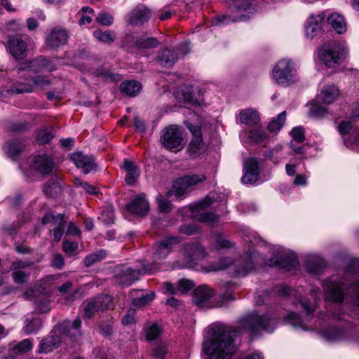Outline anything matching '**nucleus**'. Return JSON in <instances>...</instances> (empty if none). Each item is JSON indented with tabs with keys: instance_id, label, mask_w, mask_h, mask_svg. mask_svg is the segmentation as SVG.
I'll return each instance as SVG.
<instances>
[{
	"instance_id": "412c9836",
	"label": "nucleus",
	"mask_w": 359,
	"mask_h": 359,
	"mask_svg": "<svg viewBox=\"0 0 359 359\" xmlns=\"http://www.w3.org/2000/svg\"><path fill=\"white\" fill-rule=\"evenodd\" d=\"M126 209L134 215L144 217L149 211V205L144 194H141L126 205Z\"/></svg>"
},
{
	"instance_id": "0eeeda50",
	"label": "nucleus",
	"mask_w": 359,
	"mask_h": 359,
	"mask_svg": "<svg viewBox=\"0 0 359 359\" xmlns=\"http://www.w3.org/2000/svg\"><path fill=\"white\" fill-rule=\"evenodd\" d=\"M346 53L345 46L338 41L325 43L318 50L319 59L328 68L341 64Z\"/></svg>"
},
{
	"instance_id": "a19ab883",
	"label": "nucleus",
	"mask_w": 359,
	"mask_h": 359,
	"mask_svg": "<svg viewBox=\"0 0 359 359\" xmlns=\"http://www.w3.org/2000/svg\"><path fill=\"white\" fill-rule=\"evenodd\" d=\"M168 353L166 344L160 342L151 348L150 356L156 359H164Z\"/></svg>"
},
{
	"instance_id": "c85d7f7f",
	"label": "nucleus",
	"mask_w": 359,
	"mask_h": 359,
	"mask_svg": "<svg viewBox=\"0 0 359 359\" xmlns=\"http://www.w3.org/2000/svg\"><path fill=\"white\" fill-rule=\"evenodd\" d=\"M31 166L41 174H48L53 170V161L46 156H38L34 158Z\"/></svg>"
},
{
	"instance_id": "69168bd1",
	"label": "nucleus",
	"mask_w": 359,
	"mask_h": 359,
	"mask_svg": "<svg viewBox=\"0 0 359 359\" xmlns=\"http://www.w3.org/2000/svg\"><path fill=\"white\" fill-rule=\"evenodd\" d=\"M320 30V27L317 24L306 23L305 27L306 36L309 39H313Z\"/></svg>"
},
{
	"instance_id": "ddd939ff",
	"label": "nucleus",
	"mask_w": 359,
	"mask_h": 359,
	"mask_svg": "<svg viewBox=\"0 0 359 359\" xmlns=\"http://www.w3.org/2000/svg\"><path fill=\"white\" fill-rule=\"evenodd\" d=\"M212 204L210 198L206 197L202 201L190 205V210L193 213H198L194 217L199 222H205L211 224H215L218 220V216L210 212L198 213L201 210L209 207Z\"/></svg>"
},
{
	"instance_id": "864d4df0",
	"label": "nucleus",
	"mask_w": 359,
	"mask_h": 359,
	"mask_svg": "<svg viewBox=\"0 0 359 359\" xmlns=\"http://www.w3.org/2000/svg\"><path fill=\"white\" fill-rule=\"evenodd\" d=\"M74 184L78 187L82 188L86 193L95 195L98 193L95 187L88 184L87 182L82 181L79 178L74 179Z\"/></svg>"
},
{
	"instance_id": "f704fd0d",
	"label": "nucleus",
	"mask_w": 359,
	"mask_h": 359,
	"mask_svg": "<svg viewBox=\"0 0 359 359\" xmlns=\"http://www.w3.org/2000/svg\"><path fill=\"white\" fill-rule=\"evenodd\" d=\"M328 23L338 34H343L346 31V23L344 18L338 13H332L327 19Z\"/></svg>"
},
{
	"instance_id": "a878e982",
	"label": "nucleus",
	"mask_w": 359,
	"mask_h": 359,
	"mask_svg": "<svg viewBox=\"0 0 359 359\" xmlns=\"http://www.w3.org/2000/svg\"><path fill=\"white\" fill-rule=\"evenodd\" d=\"M69 38L66 30L62 28H53L47 36L46 43L48 46L55 48L65 45Z\"/></svg>"
},
{
	"instance_id": "6ab92c4d",
	"label": "nucleus",
	"mask_w": 359,
	"mask_h": 359,
	"mask_svg": "<svg viewBox=\"0 0 359 359\" xmlns=\"http://www.w3.org/2000/svg\"><path fill=\"white\" fill-rule=\"evenodd\" d=\"M215 295V291L208 285H203L195 289L194 302L198 306L214 307L215 305L210 302Z\"/></svg>"
},
{
	"instance_id": "8fccbe9b",
	"label": "nucleus",
	"mask_w": 359,
	"mask_h": 359,
	"mask_svg": "<svg viewBox=\"0 0 359 359\" xmlns=\"http://www.w3.org/2000/svg\"><path fill=\"white\" fill-rule=\"evenodd\" d=\"M327 114L325 108L318 105L316 103L312 102L309 109V114L315 118H323Z\"/></svg>"
},
{
	"instance_id": "f03ea898",
	"label": "nucleus",
	"mask_w": 359,
	"mask_h": 359,
	"mask_svg": "<svg viewBox=\"0 0 359 359\" xmlns=\"http://www.w3.org/2000/svg\"><path fill=\"white\" fill-rule=\"evenodd\" d=\"M343 311L339 309L327 310V319L330 323L319 327V334L329 342H347L355 339V331L350 322L344 320Z\"/></svg>"
},
{
	"instance_id": "c03bdc74",
	"label": "nucleus",
	"mask_w": 359,
	"mask_h": 359,
	"mask_svg": "<svg viewBox=\"0 0 359 359\" xmlns=\"http://www.w3.org/2000/svg\"><path fill=\"white\" fill-rule=\"evenodd\" d=\"M33 344L29 339L22 340L16 344L12 349V352L14 355H19L25 353L30 351L32 348Z\"/></svg>"
},
{
	"instance_id": "338daca9",
	"label": "nucleus",
	"mask_w": 359,
	"mask_h": 359,
	"mask_svg": "<svg viewBox=\"0 0 359 359\" xmlns=\"http://www.w3.org/2000/svg\"><path fill=\"white\" fill-rule=\"evenodd\" d=\"M157 201L158 204V208L161 212H168L171 210L172 205L168 200L163 198L162 196H159L157 198Z\"/></svg>"
},
{
	"instance_id": "473e14b6",
	"label": "nucleus",
	"mask_w": 359,
	"mask_h": 359,
	"mask_svg": "<svg viewBox=\"0 0 359 359\" xmlns=\"http://www.w3.org/2000/svg\"><path fill=\"white\" fill-rule=\"evenodd\" d=\"M256 256L257 255L255 252H254L248 259L238 263L236 265L235 270L236 275L238 276H244L251 271L255 267L253 259L256 258Z\"/></svg>"
},
{
	"instance_id": "13d9d810",
	"label": "nucleus",
	"mask_w": 359,
	"mask_h": 359,
	"mask_svg": "<svg viewBox=\"0 0 359 359\" xmlns=\"http://www.w3.org/2000/svg\"><path fill=\"white\" fill-rule=\"evenodd\" d=\"M282 146L281 145H277L274 148L271 149V151L269 152V154L267 155L271 159V161L274 164H278L280 161L282 159V156L280 154V152L282 150Z\"/></svg>"
},
{
	"instance_id": "4468645a",
	"label": "nucleus",
	"mask_w": 359,
	"mask_h": 359,
	"mask_svg": "<svg viewBox=\"0 0 359 359\" xmlns=\"http://www.w3.org/2000/svg\"><path fill=\"white\" fill-rule=\"evenodd\" d=\"M179 243L180 240L177 237H171L156 243L154 246V263L149 265V267L156 268L158 271V267L156 266V262L165 258L172 250L173 246Z\"/></svg>"
},
{
	"instance_id": "79ce46f5",
	"label": "nucleus",
	"mask_w": 359,
	"mask_h": 359,
	"mask_svg": "<svg viewBox=\"0 0 359 359\" xmlns=\"http://www.w3.org/2000/svg\"><path fill=\"white\" fill-rule=\"evenodd\" d=\"M93 35L99 41L105 43H112L116 39V34L113 31L96 30Z\"/></svg>"
},
{
	"instance_id": "cd10ccee",
	"label": "nucleus",
	"mask_w": 359,
	"mask_h": 359,
	"mask_svg": "<svg viewBox=\"0 0 359 359\" xmlns=\"http://www.w3.org/2000/svg\"><path fill=\"white\" fill-rule=\"evenodd\" d=\"M339 90L334 85H328L325 86L318 95L317 99L325 104L333 103L339 97Z\"/></svg>"
},
{
	"instance_id": "49530a36",
	"label": "nucleus",
	"mask_w": 359,
	"mask_h": 359,
	"mask_svg": "<svg viewBox=\"0 0 359 359\" xmlns=\"http://www.w3.org/2000/svg\"><path fill=\"white\" fill-rule=\"evenodd\" d=\"M24 146L19 142L8 143L5 146V150L11 158L16 157L22 150Z\"/></svg>"
},
{
	"instance_id": "7ed1b4c3",
	"label": "nucleus",
	"mask_w": 359,
	"mask_h": 359,
	"mask_svg": "<svg viewBox=\"0 0 359 359\" xmlns=\"http://www.w3.org/2000/svg\"><path fill=\"white\" fill-rule=\"evenodd\" d=\"M81 320L79 318L73 321L66 322L55 328L50 334L41 340L39 344L40 353H48L57 348L62 339L69 337L72 341H76L81 336Z\"/></svg>"
},
{
	"instance_id": "393cba45",
	"label": "nucleus",
	"mask_w": 359,
	"mask_h": 359,
	"mask_svg": "<svg viewBox=\"0 0 359 359\" xmlns=\"http://www.w3.org/2000/svg\"><path fill=\"white\" fill-rule=\"evenodd\" d=\"M70 159L78 168L82 170L85 174L89 173L95 168L94 160L91 156L85 155L81 151H76L71 154Z\"/></svg>"
},
{
	"instance_id": "4be33fe9",
	"label": "nucleus",
	"mask_w": 359,
	"mask_h": 359,
	"mask_svg": "<svg viewBox=\"0 0 359 359\" xmlns=\"http://www.w3.org/2000/svg\"><path fill=\"white\" fill-rule=\"evenodd\" d=\"M64 217L62 214L53 215L46 214L42 219L43 224H52L55 226L53 230L54 240L60 241L64 233Z\"/></svg>"
},
{
	"instance_id": "2eb2a0df",
	"label": "nucleus",
	"mask_w": 359,
	"mask_h": 359,
	"mask_svg": "<svg viewBox=\"0 0 359 359\" xmlns=\"http://www.w3.org/2000/svg\"><path fill=\"white\" fill-rule=\"evenodd\" d=\"M205 256V249L198 242L186 245L184 254L186 266L194 268L197 262L203 259Z\"/></svg>"
},
{
	"instance_id": "f8f14e48",
	"label": "nucleus",
	"mask_w": 359,
	"mask_h": 359,
	"mask_svg": "<svg viewBox=\"0 0 359 359\" xmlns=\"http://www.w3.org/2000/svg\"><path fill=\"white\" fill-rule=\"evenodd\" d=\"M296 264L295 255L280 246L276 247L269 264L290 269Z\"/></svg>"
},
{
	"instance_id": "4d7b16f0",
	"label": "nucleus",
	"mask_w": 359,
	"mask_h": 359,
	"mask_svg": "<svg viewBox=\"0 0 359 359\" xmlns=\"http://www.w3.org/2000/svg\"><path fill=\"white\" fill-rule=\"evenodd\" d=\"M161 331L158 325L152 324L147 331V339L149 341L154 340L161 334Z\"/></svg>"
},
{
	"instance_id": "a18cd8bd",
	"label": "nucleus",
	"mask_w": 359,
	"mask_h": 359,
	"mask_svg": "<svg viewBox=\"0 0 359 359\" xmlns=\"http://www.w3.org/2000/svg\"><path fill=\"white\" fill-rule=\"evenodd\" d=\"M41 326L42 322L39 318H34L32 320L27 319L24 330L27 334H29L39 330Z\"/></svg>"
},
{
	"instance_id": "f257e3e1",
	"label": "nucleus",
	"mask_w": 359,
	"mask_h": 359,
	"mask_svg": "<svg viewBox=\"0 0 359 359\" xmlns=\"http://www.w3.org/2000/svg\"><path fill=\"white\" fill-rule=\"evenodd\" d=\"M276 322V319L269 314L250 313L239 320V330L223 324H214L210 327V335L203 344V351L208 359H229L236 351L234 338L241 330L252 335H257L261 330L271 332L274 330Z\"/></svg>"
},
{
	"instance_id": "1a4fd4ad",
	"label": "nucleus",
	"mask_w": 359,
	"mask_h": 359,
	"mask_svg": "<svg viewBox=\"0 0 359 359\" xmlns=\"http://www.w3.org/2000/svg\"><path fill=\"white\" fill-rule=\"evenodd\" d=\"M183 137L179 127L170 126L166 128L161 135L163 145L170 151H179L182 148Z\"/></svg>"
},
{
	"instance_id": "7c9ffc66",
	"label": "nucleus",
	"mask_w": 359,
	"mask_h": 359,
	"mask_svg": "<svg viewBox=\"0 0 359 359\" xmlns=\"http://www.w3.org/2000/svg\"><path fill=\"white\" fill-rule=\"evenodd\" d=\"M123 168L126 172V183L129 185H133L140 175V168L134 163V162L128 159L124 160Z\"/></svg>"
},
{
	"instance_id": "603ef678",
	"label": "nucleus",
	"mask_w": 359,
	"mask_h": 359,
	"mask_svg": "<svg viewBox=\"0 0 359 359\" xmlns=\"http://www.w3.org/2000/svg\"><path fill=\"white\" fill-rule=\"evenodd\" d=\"M215 248L217 250L231 248L233 246V243H231L225 236L217 234L215 238Z\"/></svg>"
},
{
	"instance_id": "052dcab7",
	"label": "nucleus",
	"mask_w": 359,
	"mask_h": 359,
	"mask_svg": "<svg viewBox=\"0 0 359 359\" xmlns=\"http://www.w3.org/2000/svg\"><path fill=\"white\" fill-rule=\"evenodd\" d=\"M194 287V283L192 280L187 279H182L178 282L177 290L182 293H187Z\"/></svg>"
},
{
	"instance_id": "e433bc0d",
	"label": "nucleus",
	"mask_w": 359,
	"mask_h": 359,
	"mask_svg": "<svg viewBox=\"0 0 359 359\" xmlns=\"http://www.w3.org/2000/svg\"><path fill=\"white\" fill-rule=\"evenodd\" d=\"M61 191V184L55 179L49 180L43 188L44 194L48 197H55Z\"/></svg>"
},
{
	"instance_id": "0e129e2a",
	"label": "nucleus",
	"mask_w": 359,
	"mask_h": 359,
	"mask_svg": "<svg viewBox=\"0 0 359 359\" xmlns=\"http://www.w3.org/2000/svg\"><path fill=\"white\" fill-rule=\"evenodd\" d=\"M53 138V135L51 133L42 130L38 133L36 140L39 144H46L50 142V140Z\"/></svg>"
},
{
	"instance_id": "e2e57ef3",
	"label": "nucleus",
	"mask_w": 359,
	"mask_h": 359,
	"mask_svg": "<svg viewBox=\"0 0 359 359\" xmlns=\"http://www.w3.org/2000/svg\"><path fill=\"white\" fill-rule=\"evenodd\" d=\"M11 91L15 93H30L33 91V86L30 83H17Z\"/></svg>"
},
{
	"instance_id": "5701e85b",
	"label": "nucleus",
	"mask_w": 359,
	"mask_h": 359,
	"mask_svg": "<svg viewBox=\"0 0 359 359\" xmlns=\"http://www.w3.org/2000/svg\"><path fill=\"white\" fill-rule=\"evenodd\" d=\"M189 129L191 131L193 138L190 142L189 148L191 155L196 157L204 152L205 149L203 142L201 129L198 126H190Z\"/></svg>"
},
{
	"instance_id": "774afa93",
	"label": "nucleus",
	"mask_w": 359,
	"mask_h": 359,
	"mask_svg": "<svg viewBox=\"0 0 359 359\" xmlns=\"http://www.w3.org/2000/svg\"><path fill=\"white\" fill-rule=\"evenodd\" d=\"M78 249V243L65 240L63 243V250L65 253L72 255Z\"/></svg>"
},
{
	"instance_id": "58836bf2",
	"label": "nucleus",
	"mask_w": 359,
	"mask_h": 359,
	"mask_svg": "<svg viewBox=\"0 0 359 359\" xmlns=\"http://www.w3.org/2000/svg\"><path fill=\"white\" fill-rule=\"evenodd\" d=\"M135 45L139 48L149 49L157 47L160 45V43L154 37L142 36L136 41Z\"/></svg>"
},
{
	"instance_id": "423d86ee",
	"label": "nucleus",
	"mask_w": 359,
	"mask_h": 359,
	"mask_svg": "<svg viewBox=\"0 0 359 359\" xmlns=\"http://www.w3.org/2000/svg\"><path fill=\"white\" fill-rule=\"evenodd\" d=\"M272 78L276 83L284 87L297 83L299 79L297 63L288 58L280 60L273 68Z\"/></svg>"
},
{
	"instance_id": "bf43d9fd",
	"label": "nucleus",
	"mask_w": 359,
	"mask_h": 359,
	"mask_svg": "<svg viewBox=\"0 0 359 359\" xmlns=\"http://www.w3.org/2000/svg\"><path fill=\"white\" fill-rule=\"evenodd\" d=\"M338 131L341 135H346L348 134H355V133H352L353 130V125L351 122L348 121H341L338 127Z\"/></svg>"
},
{
	"instance_id": "c756f323",
	"label": "nucleus",
	"mask_w": 359,
	"mask_h": 359,
	"mask_svg": "<svg viewBox=\"0 0 359 359\" xmlns=\"http://www.w3.org/2000/svg\"><path fill=\"white\" fill-rule=\"evenodd\" d=\"M72 287V283L70 281H67L62 284L61 286L58 287V291L60 292L61 295L63 297L65 300V303L69 304L74 302L77 299H80L82 297L81 289L79 288L73 291L72 293H70V290Z\"/></svg>"
},
{
	"instance_id": "9d476101",
	"label": "nucleus",
	"mask_w": 359,
	"mask_h": 359,
	"mask_svg": "<svg viewBox=\"0 0 359 359\" xmlns=\"http://www.w3.org/2000/svg\"><path fill=\"white\" fill-rule=\"evenodd\" d=\"M157 271L156 268L149 267V264L142 263L141 270L132 269L130 268L121 269L116 273L118 283L123 285L128 286L137 280L140 275L151 274Z\"/></svg>"
},
{
	"instance_id": "39448f33",
	"label": "nucleus",
	"mask_w": 359,
	"mask_h": 359,
	"mask_svg": "<svg viewBox=\"0 0 359 359\" xmlns=\"http://www.w3.org/2000/svg\"><path fill=\"white\" fill-rule=\"evenodd\" d=\"M321 292L319 287H315L311 290V295L313 298V302H311L307 299H301L299 304L301 309L305 312L306 318L302 320L299 316L294 312L288 313L285 318L284 321L291 325L296 329L301 328L303 330H318L319 327L316 325H308L310 318H313L311 316L313 312L316 309L318 302L320 300Z\"/></svg>"
},
{
	"instance_id": "dca6fc26",
	"label": "nucleus",
	"mask_w": 359,
	"mask_h": 359,
	"mask_svg": "<svg viewBox=\"0 0 359 359\" xmlns=\"http://www.w3.org/2000/svg\"><path fill=\"white\" fill-rule=\"evenodd\" d=\"M244 175L241 179L243 184H251L255 183L259 178V167L257 158L250 157L243 162Z\"/></svg>"
},
{
	"instance_id": "37998d69",
	"label": "nucleus",
	"mask_w": 359,
	"mask_h": 359,
	"mask_svg": "<svg viewBox=\"0 0 359 359\" xmlns=\"http://www.w3.org/2000/svg\"><path fill=\"white\" fill-rule=\"evenodd\" d=\"M248 138L252 142L260 144L266 141L267 135L263 129L258 128L250 130Z\"/></svg>"
},
{
	"instance_id": "a211bd4d",
	"label": "nucleus",
	"mask_w": 359,
	"mask_h": 359,
	"mask_svg": "<svg viewBox=\"0 0 359 359\" xmlns=\"http://www.w3.org/2000/svg\"><path fill=\"white\" fill-rule=\"evenodd\" d=\"M6 49L16 60H22L26 57L27 46L20 36H11L8 37Z\"/></svg>"
},
{
	"instance_id": "c9c22d12",
	"label": "nucleus",
	"mask_w": 359,
	"mask_h": 359,
	"mask_svg": "<svg viewBox=\"0 0 359 359\" xmlns=\"http://www.w3.org/2000/svg\"><path fill=\"white\" fill-rule=\"evenodd\" d=\"M177 60L175 53L170 49L163 50L158 57V63L164 67L172 66Z\"/></svg>"
},
{
	"instance_id": "680f3d73",
	"label": "nucleus",
	"mask_w": 359,
	"mask_h": 359,
	"mask_svg": "<svg viewBox=\"0 0 359 359\" xmlns=\"http://www.w3.org/2000/svg\"><path fill=\"white\" fill-rule=\"evenodd\" d=\"M291 136L294 141L302 142L305 140L304 130L302 127H295L290 132Z\"/></svg>"
},
{
	"instance_id": "6e6d98bb",
	"label": "nucleus",
	"mask_w": 359,
	"mask_h": 359,
	"mask_svg": "<svg viewBox=\"0 0 359 359\" xmlns=\"http://www.w3.org/2000/svg\"><path fill=\"white\" fill-rule=\"evenodd\" d=\"M96 20L98 23L102 25L110 26L113 23L114 18L109 13L101 12L96 17Z\"/></svg>"
},
{
	"instance_id": "2f4dec72",
	"label": "nucleus",
	"mask_w": 359,
	"mask_h": 359,
	"mask_svg": "<svg viewBox=\"0 0 359 359\" xmlns=\"http://www.w3.org/2000/svg\"><path fill=\"white\" fill-rule=\"evenodd\" d=\"M241 123L248 126H255L259 122V115L253 109H242L238 114Z\"/></svg>"
},
{
	"instance_id": "de8ad7c7",
	"label": "nucleus",
	"mask_w": 359,
	"mask_h": 359,
	"mask_svg": "<svg viewBox=\"0 0 359 359\" xmlns=\"http://www.w3.org/2000/svg\"><path fill=\"white\" fill-rule=\"evenodd\" d=\"M232 264V260L229 258H221L217 264L210 265L206 271H217L226 269Z\"/></svg>"
},
{
	"instance_id": "72a5a7b5",
	"label": "nucleus",
	"mask_w": 359,
	"mask_h": 359,
	"mask_svg": "<svg viewBox=\"0 0 359 359\" xmlns=\"http://www.w3.org/2000/svg\"><path fill=\"white\" fill-rule=\"evenodd\" d=\"M141 89L142 85L134 80L123 81L120 86L121 91L130 97L136 96Z\"/></svg>"
},
{
	"instance_id": "ea45409f",
	"label": "nucleus",
	"mask_w": 359,
	"mask_h": 359,
	"mask_svg": "<svg viewBox=\"0 0 359 359\" xmlns=\"http://www.w3.org/2000/svg\"><path fill=\"white\" fill-rule=\"evenodd\" d=\"M286 120V112L284 111L279 114L268 125V129L271 132H277L283 126Z\"/></svg>"
},
{
	"instance_id": "aec40b11",
	"label": "nucleus",
	"mask_w": 359,
	"mask_h": 359,
	"mask_svg": "<svg viewBox=\"0 0 359 359\" xmlns=\"http://www.w3.org/2000/svg\"><path fill=\"white\" fill-rule=\"evenodd\" d=\"M33 264L31 261L18 260L11 264L12 276L15 283L22 284L27 281L29 273L26 271V269L32 266Z\"/></svg>"
},
{
	"instance_id": "09e8293b",
	"label": "nucleus",
	"mask_w": 359,
	"mask_h": 359,
	"mask_svg": "<svg viewBox=\"0 0 359 359\" xmlns=\"http://www.w3.org/2000/svg\"><path fill=\"white\" fill-rule=\"evenodd\" d=\"M154 298V293L149 292L133 299V304L135 306H143L149 304Z\"/></svg>"
},
{
	"instance_id": "bb28decb",
	"label": "nucleus",
	"mask_w": 359,
	"mask_h": 359,
	"mask_svg": "<svg viewBox=\"0 0 359 359\" xmlns=\"http://www.w3.org/2000/svg\"><path fill=\"white\" fill-rule=\"evenodd\" d=\"M150 15L151 11L148 7L144 5L137 6L131 11L129 23L133 25H142L148 21Z\"/></svg>"
},
{
	"instance_id": "6e6552de",
	"label": "nucleus",
	"mask_w": 359,
	"mask_h": 359,
	"mask_svg": "<svg viewBox=\"0 0 359 359\" xmlns=\"http://www.w3.org/2000/svg\"><path fill=\"white\" fill-rule=\"evenodd\" d=\"M206 180L204 175L194 174L187 175L176 180L172 186V191L177 200H182L187 196L189 189L201 183Z\"/></svg>"
},
{
	"instance_id": "9b49d317",
	"label": "nucleus",
	"mask_w": 359,
	"mask_h": 359,
	"mask_svg": "<svg viewBox=\"0 0 359 359\" xmlns=\"http://www.w3.org/2000/svg\"><path fill=\"white\" fill-rule=\"evenodd\" d=\"M112 306L111 297L107 294L98 295L90 299L84 309V316L90 318L100 311H104Z\"/></svg>"
},
{
	"instance_id": "20e7f679",
	"label": "nucleus",
	"mask_w": 359,
	"mask_h": 359,
	"mask_svg": "<svg viewBox=\"0 0 359 359\" xmlns=\"http://www.w3.org/2000/svg\"><path fill=\"white\" fill-rule=\"evenodd\" d=\"M349 272L346 273V277H341L337 275L332 276L326 279L323 284L325 299L327 302L335 303L336 305L330 307L328 309H340L341 304L344 302L346 297V292L349 289L351 283L347 279Z\"/></svg>"
},
{
	"instance_id": "f3484780",
	"label": "nucleus",
	"mask_w": 359,
	"mask_h": 359,
	"mask_svg": "<svg viewBox=\"0 0 359 359\" xmlns=\"http://www.w3.org/2000/svg\"><path fill=\"white\" fill-rule=\"evenodd\" d=\"M234 6L237 13V18L232 21H245L250 19V15L256 11V1L255 0H236Z\"/></svg>"
},
{
	"instance_id": "3c124183",
	"label": "nucleus",
	"mask_w": 359,
	"mask_h": 359,
	"mask_svg": "<svg viewBox=\"0 0 359 359\" xmlns=\"http://www.w3.org/2000/svg\"><path fill=\"white\" fill-rule=\"evenodd\" d=\"M35 309L39 313H47L50 311V307L48 299L43 296L35 302Z\"/></svg>"
},
{
	"instance_id": "4c0bfd02",
	"label": "nucleus",
	"mask_w": 359,
	"mask_h": 359,
	"mask_svg": "<svg viewBox=\"0 0 359 359\" xmlns=\"http://www.w3.org/2000/svg\"><path fill=\"white\" fill-rule=\"evenodd\" d=\"M107 253L104 250H99L91 254L88 255L84 259V264L90 267L95 263L100 262L106 257Z\"/></svg>"
},
{
	"instance_id": "b1692460",
	"label": "nucleus",
	"mask_w": 359,
	"mask_h": 359,
	"mask_svg": "<svg viewBox=\"0 0 359 359\" xmlns=\"http://www.w3.org/2000/svg\"><path fill=\"white\" fill-rule=\"evenodd\" d=\"M326 266V262L320 255L309 254L306 256V270L311 275H319Z\"/></svg>"
},
{
	"instance_id": "5fc2aeb1",
	"label": "nucleus",
	"mask_w": 359,
	"mask_h": 359,
	"mask_svg": "<svg viewBox=\"0 0 359 359\" xmlns=\"http://www.w3.org/2000/svg\"><path fill=\"white\" fill-rule=\"evenodd\" d=\"M100 218L105 224H109L114 223V212L113 208L110 205L107 206L106 208L102 210Z\"/></svg>"
}]
</instances>
